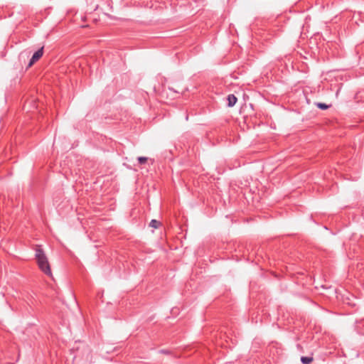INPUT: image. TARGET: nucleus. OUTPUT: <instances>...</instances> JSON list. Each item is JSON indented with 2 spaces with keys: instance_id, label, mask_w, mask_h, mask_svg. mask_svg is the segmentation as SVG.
<instances>
[{
  "instance_id": "f03ea898",
  "label": "nucleus",
  "mask_w": 364,
  "mask_h": 364,
  "mask_svg": "<svg viewBox=\"0 0 364 364\" xmlns=\"http://www.w3.org/2000/svg\"><path fill=\"white\" fill-rule=\"evenodd\" d=\"M43 55V47L39 48L36 51L30 59L28 67L32 66L36 62H37Z\"/></svg>"
},
{
  "instance_id": "6e6552de",
  "label": "nucleus",
  "mask_w": 364,
  "mask_h": 364,
  "mask_svg": "<svg viewBox=\"0 0 364 364\" xmlns=\"http://www.w3.org/2000/svg\"><path fill=\"white\" fill-rule=\"evenodd\" d=\"M161 352L163 353H168V352L166 350H161Z\"/></svg>"
},
{
  "instance_id": "f257e3e1",
  "label": "nucleus",
  "mask_w": 364,
  "mask_h": 364,
  "mask_svg": "<svg viewBox=\"0 0 364 364\" xmlns=\"http://www.w3.org/2000/svg\"><path fill=\"white\" fill-rule=\"evenodd\" d=\"M35 257L39 269L47 276L52 277L48 257L41 245H36L35 247Z\"/></svg>"
},
{
  "instance_id": "423d86ee",
  "label": "nucleus",
  "mask_w": 364,
  "mask_h": 364,
  "mask_svg": "<svg viewBox=\"0 0 364 364\" xmlns=\"http://www.w3.org/2000/svg\"><path fill=\"white\" fill-rule=\"evenodd\" d=\"M316 105L317 107H318L319 109H321L322 110L327 109L329 107V105H328L325 103H322V102L316 103Z\"/></svg>"
},
{
  "instance_id": "7ed1b4c3",
  "label": "nucleus",
  "mask_w": 364,
  "mask_h": 364,
  "mask_svg": "<svg viewBox=\"0 0 364 364\" xmlns=\"http://www.w3.org/2000/svg\"><path fill=\"white\" fill-rule=\"evenodd\" d=\"M227 100L228 107H233L237 101V97L232 94L228 95Z\"/></svg>"
},
{
  "instance_id": "39448f33",
  "label": "nucleus",
  "mask_w": 364,
  "mask_h": 364,
  "mask_svg": "<svg viewBox=\"0 0 364 364\" xmlns=\"http://www.w3.org/2000/svg\"><path fill=\"white\" fill-rule=\"evenodd\" d=\"M161 225V223L156 220H151L149 225L154 228H158Z\"/></svg>"
},
{
  "instance_id": "0eeeda50",
  "label": "nucleus",
  "mask_w": 364,
  "mask_h": 364,
  "mask_svg": "<svg viewBox=\"0 0 364 364\" xmlns=\"http://www.w3.org/2000/svg\"><path fill=\"white\" fill-rule=\"evenodd\" d=\"M137 160L140 164H144L146 163L148 159L145 156H139L137 158Z\"/></svg>"
},
{
  "instance_id": "20e7f679",
  "label": "nucleus",
  "mask_w": 364,
  "mask_h": 364,
  "mask_svg": "<svg viewBox=\"0 0 364 364\" xmlns=\"http://www.w3.org/2000/svg\"><path fill=\"white\" fill-rule=\"evenodd\" d=\"M301 361L303 364H310L313 361L312 357L302 356Z\"/></svg>"
},
{
  "instance_id": "1a4fd4ad",
  "label": "nucleus",
  "mask_w": 364,
  "mask_h": 364,
  "mask_svg": "<svg viewBox=\"0 0 364 364\" xmlns=\"http://www.w3.org/2000/svg\"><path fill=\"white\" fill-rule=\"evenodd\" d=\"M25 53H26L25 51H24V52H23V53H21V55H23Z\"/></svg>"
}]
</instances>
